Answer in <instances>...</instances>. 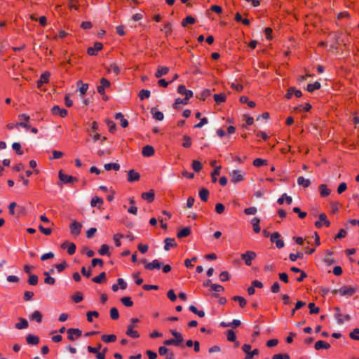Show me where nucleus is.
<instances>
[{
    "label": "nucleus",
    "mask_w": 359,
    "mask_h": 359,
    "mask_svg": "<svg viewBox=\"0 0 359 359\" xmlns=\"http://www.w3.org/2000/svg\"><path fill=\"white\" fill-rule=\"evenodd\" d=\"M141 262L144 264V268L150 271L160 269L163 266V263L158 259H154L151 262H147L145 259H142Z\"/></svg>",
    "instance_id": "obj_1"
},
{
    "label": "nucleus",
    "mask_w": 359,
    "mask_h": 359,
    "mask_svg": "<svg viewBox=\"0 0 359 359\" xmlns=\"http://www.w3.org/2000/svg\"><path fill=\"white\" fill-rule=\"evenodd\" d=\"M231 182L238 183L244 180V173L238 170H233L229 173Z\"/></svg>",
    "instance_id": "obj_2"
},
{
    "label": "nucleus",
    "mask_w": 359,
    "mask_h": 359,
    "mask_svg": "<svg viewBox=\"0 0 359 359\" xmlns=\"http://www.w3.org/2000/svg\"><path fill=\"white\" fill-rule=\"evenodd\" d=\"M257 255L254 251L248 250L245 253L241 254V257L244 260L247 266L252 265V261L255 259Z\"/></svg>",
    "instance_id": "obj_3"
},
{
    "label": "nucleus",
    "mask_w": 359,
    "mask_h": 359,
    "mask_svg": "<svg viewBox=\"0 0 359 359\" xmlns=\"http://www.w3.org/2000/svg\"><path fill=\"white\" fill-rule=\"evenodd\" d=\"M158 353L161 356H165V359H175L174 353L165 346L158 348Z\"/></svg>",
    "instance_id": "obj_4"
},
{
    "label": "nucleus",
    "mask_w": 359,
    "mask_h": 359,
    "mask_svg": "<svg viewBox=\"0 0 359 359\" xmlns=\"http://www.w3.org/2000/svg\"><path fill=\"white\" fill-rule=\"evenodd\" d=\"M270 240L276 244L278 248L280 249L284 247V241L280 238V234L278 232L272 233Z\"/></svg>",
    "instance_id": "obj_5"
},
{
    "label": "nucleus",
    "mask_w": 359,
    "mask_h": 359,
    "mask_svg": "<svg viewBox=\"0 0 359 359\" xmlns=\"http://www.w3.org/2000/svg\"><path fill=\"white\" fill-rule=\"evenodd\" d=\"M357 291V288L351 286H344L339 289V294L341 296L351 297Z\"/></svg>",
    "instance_id": "obj_6"
},
{
    "label": "nucleus",
    "mask_w": 359,
    "mask_h": 359,
    "mask_svg": "<svg viewBox=\"0 0 359 359\" xmlns=\"http://www.w3.org/2000/svg\"><path fill=\"white\" fill-rule=\"evenodd\" d=\"M68 334V339L71 341H74L76 338H79L82 332L78 328H69L67 331Z\"/></svg>",
    "instance_id": "obj_7"
},
{
    "label": "nucleus",
    "mask_w": 359,
    "mask_h": 359,
    "mask_svg": "<svg viewBox=\"0 0 359 359\" xmlns=\"http://www.w3.org/2000/svg\"><path fill=\"white\" fill-rule=\"evenodd\" d=\"M324 224L326 226H330V222L327 219V215L325 213H321L319 215V220L315 222V226L317 228H321Z\"/></svg>",
    "instance_id": "obj_8"
},
{
    "label": "nucleus",
    "mask_w": 359,
    "mask_h": 359,
    "mask_svg": "<svg viewBox=\"0 0 359 359\" xmlns=\"http://www.w3.org/2000/svg\"><path fill=\"white\" fill-rule=\"evenodd\" d=\"M81 224L77 222L76 221L72 222V223L69 226L71 234L76 236H79L81 233Z\"/></svg>",
    "instance_id": "obj_9"
},
{
    "label": "nucleus",
    "mask_w": 359,
    "mask_h": 359,
    "mask_svg": "<svg viewBox=\"0 0 359 359\" xmlns=\"http://www.w3.org/2000/svg\"><path fill=\"white\" fill-rule=\"evenodd\" d=\"M334 311H336L335 317L339 323L341 324L343 323L344 321L350 320V316L348 314L343 316V313H341L340 309L339 307H335Z\"/></svg>",
    "instance_id": "obj_10"
},
{
    "label": "nucleus",
    "mask_w": 359,
    "mask_h": 359,
    "mask_svg": "<svg viewBox=\"0 0 359 359\" xmlns=\"http://www.w3.org/2000/svg\"><path fill=\"white\" fill-rule=\"evenodd\" d=\"M110 86V82L105 78H102L100 85L97 87V90L100 95L104 94V89Z\"/></svg>",
    "instance_id": "obj_11"
},
{
    "label": "nucleus",
    "mask_w": 359,
    "mask_h": 359,
    "mask_svg": "<svg viewBox=\"0 0 359 359\" xmlns=\"http://www.w3.org/2000/svg\"><path fill=\"white\" fill-rule=\"evenodd\" d=\"M103 45L100 42H95L93 47H89L87 49V53L90 55H96L97 52L102 49Z\"/></svg>",
    "instance_id": "obj_12"
},
{
    "label": "nucleus",
    "mask_w": 359,
    "mask_h": 359,
    "mask_svg": "<svg viewBox=\"0 0 359 359\" xmlns=\"http://www.w3.org/2000/svg\"><path fill=\"white\" fill-rule=\"evenodd\" d=\"M177 93L185 96L186 100H189L193 96V93L190 90L186 89L185 86L180 85L177 88Z\"/></svg>",
    "instance_id": "obj_13"
},
{
    "label": "nucleus",
    "mask_w": 359,
    "mask_h": 359,
    "mask_svg": "<svg viewBox=\"0 0 359 359\" xmlns=\"http://www.w3.org/2000/svg\"><path fill=\"white\" fill-rule=\"evenodd\" d=\"M170 332L174 337V340L176 344V346H180L184 341V338L182 334L180 332H177L174 330H170Z\"/></svg>",
    "instance_id": "obj_14"
},
{
    "label": "nucleus",
    "mask_w": 359,
    "mask_h": 359,
    "mask_svg": "<svg viewBox=\"0 0 359 359\" xmlns=\"http://www.w3.org/2000/svg\"><path fill=\"white\" fill-rule=\"evenodd\" d=\"M58 177L64 183H72L74 181L78 180L76 177L63 173L62 170L59 172Z\"/></svg>",
    "instance_id": "obj_15"
},
{
    "label": "nucleus",
    "mask_w": 359,
    "mask_h": 359,
    "mask_svg": "<svg viewBox=\"0 0 359 359\" xmlns=\"http://www.w3.org/2000/svg\"><path fill=\"white\" fill-rule=\"evenodd\" d=\"M51 112L53 115H59L60 117H65L67 115V111L65 109H61L59 106L55 105L52 107Z\"/></svg>",
    "instance_id": "obj_16"
},
{
    "label": "nucleus",
    "mask_w": 359,
    "mask_h": 359,
    "mask_svg": "<svg viewBox=\"0 0 359 359\" xmlns=\"http://www.w3.org/2000/svg\"><path fill=\"white\" fill-rule=\"evenodd\" d=\"M128 181L130 182L140 180V175L134 170H130L128 172Z\"/></svg>",
    "instance_id": "obj_17"
},
{
    "label": "nucleus",
    "mask_w": 359,
    "mask_h": 359,
    "mask_svg": "<svg viewBox=\"0 0 359 359\" xmlns=\"http://www.w3.org/2000/svg\"><path fill=\"white\" fill-rule=\"evenodd\" d=\"M49 77H50V73L49 72H46L43 73L41 75L40 79L37 81V88H41L42 86V85L43 83H48Z\"/></svg>",
    "instance_id": "obj_18"
},
{
    "label": "nucleus",
    "mask_w": 359,
    "mask_h": 359,
    "mask_svg": "<svg viewBox=\"0 0 359 359\" xmlns=\"http://www.w3.org/2000/svg\"><path fill=\"white\" fill-rule=\"evenodd\" d=\"M155 151L152 146L146 145L142 148V154L144 156L149 157L154 155Z\"/></svg>",
    "instance_id": "obj_19"
},
{
    "label": "nucleus",
    "mask_w": 359,
    "mask_h": 359,
    "mask_svg": "<svg viewBox=\"0 0 359 359\" xmlns=\"http://www.w3.org/2000/svg\"><path fill=\"white\" fill-rule=\"evenodd\" d=\"M297 184L299 186L306 189L311 185V182L309 179H306L304 177L300 176L297 178Z\"/></svg>",
    "instance_id": "obj_20"
},
{
    "label": "nucleus",
    "mask_w": 359,
    "mask_h": 359,
    "mask_svg": "<svg viewBox=\"0 0 359 359\" xmlns=\"http://www.w3.org/2000/svg\"><path fill=\"white\" fill-rule=\"evenodd\" d=\"M169 72V68L167 67L158 66L155 73L156 78H161V76L167 74Z\"/></svg>",
    "instance_id": "obj_21"
},
{
    "label": "nucleus",
    "mask_w": 359,
    "mask_h": 359,
    "mask_svg": "<svg viewBox=\"0 0 359 359\" xmlns=\"http://www.w3.org/2000/svg\"><path fill=\"white\" fill-rule=\"evenodd\" d=\"M26 341L30 345H37L39 343V338L37 336L29 334L26 337Z\"/></svg>",
    "instance_id": "obj_22"
},
{
    "label": "nucleus",
    "mask_w": 359,
    "mask_h": 359,
    "mask_svg": "<svg viewBox=\"0 0 359 359\" xmlns=\"http://www.w3.org/2000/svg\"><path fill=\"white\" fill-rule=\"evenodd\" d=\"M325 257L323 259L324 262L328 265V266H330L333 264L335 263V260L334 259V258L332 257V252L330 251V250H326L325 251Z\"/></svg>",
    "instance_id": "obj_23"
},
{
    "label": "nucleus",
    "mask_w": 359,
    "mask_h": 359,
    "mask_svg": "<svg viewBox=\"0 0 359 359\" xmlns=\"http://www.w3.org/2000/svg\"><path fill=\"white\" fill-rule=\"evenodd\" d=\"M155 194L154 190H150L148 192H144L142 194V198L144 200L147 201L149 203L152 202L154 200Z\"/></svg>",
    "instance_id": "obj_24"
},
{
    "label": "nucleus",
    "mask_w": 359,
    "mask_h": 359,
    "mask_svg": "<svg viewBox=\"0 0 359 359\" xmlns=\"http://www.w3.org/2000/svg\"><path fill=\"white\" fill-rule=\"evenodd\" d=\"M164 243V249L167 251L169 250L171 247L173 248L177 246V243L174 238H167L165 239Z\"/></svg>",
    "instance_id": "obj_25"
},
{
    "label": "nucleus",
    "mask_w": 359,
    "mask_h": 359,
    "mask_svg": "<svg viewBox=\"0 0 359 359\" xmlns=\"http://www.w3.org/2000/svg\"><path fill=\"white\" fill-rule=\"evenodd\" d=\"M29 326L28 322L26 319L20 318H19V323H16L15 327L18 330H22L26 329Z\"/></svg>",
    "instance_id": "obj_26"
},
{
    "label": "nucleus",
    "mask_w": 359,
    "mask_h": 359,
    "mask_svg": "<svg viewBox=\"0 0 359 359\" xmlns=\"http://www.w3.org/2000/svg\"><path fill=\"white\" fill-rule=\"evenodd\" d=\"M191 233V228L190 227H184L181 231L177 232V236L178 238H182L187 237Z\"/></svg>",
    "instance_id": "obj_27"
},
{
    "label": "nucleus",
    "mask_w": 359,
    "mask_h": 359,
    "mask_svg": "<svg viewBox=\"0 0 359 359\" xmlns=\"http://www.w3.org/2000/svg\"><path fill=\"white\" fill-rule=\"evenodd\" d=\"M319 191L320 194L322 197H326L329 196L331 193L330 189L327 188V185L323 184L319 186Z\"/></svg>",
    "instance_id": "obj_28"
},
{
    "label": "nucleus",
    "mask_w": 359,
    "mask_h": 359,
    "mask_svg": "<svg viewBox=\"0 0 359 359\" xmlns=\"http://www.w3.org/2000/svg\"><path fill=\"white\" fill-rule=\"evenodd\" d=\"M76 85L79 87V90L81 95H85L88 90V84L83 83L82 81H78Z\"/></svg>",
    "instance_id": "obj_29"
},
{
    "label": "nucleus",
    "mask_w": 359,
    "mask_h": 359,
    "mask_svg": "<svg viewBox=\"0 0 359 359\" xmlns=\"http://www.w3.org/2000/svg\"><path fill=\"white\" fill-rule=\"evenodd\" d=\"M151 113L152 114L153 118H155L156 120H163V114L161 111H158L156 108H152L151 110Z\"/></svg>",
    "instance_id": "obj_30"
},
{
    "label": "nucleus",
    "mask_w": 359,
    "mask_h": 359,
    "mask_svg": "<svg viewBox=\"0 0 359 359\" xmlns=\"http://www.w3.org/2000/svg\"><path fill=\"white\" fill-rule=\"evenodd\" d=\"M330 344H328L324 341H322V340L318 341L315 344V349L316 350H320L321 348L328 349V348H330Z\"/></svg>",
    "instance_id": "obj_31"
},
{
    "label": "nucleus",
    "mask_w": 359,
    "mask_h": 359,
    "mask_svg": "<svg viewBox=\"0 0 359 359\" xmlns=\"http://www.w3.org/2000/svg\"><path fill=\"white\" fill-rule=\"evenodd\" d=\"M106 279L107 278H106V273H105V272H102V273H100L99 276L93 278L92 280L94 283H95L100 284L102 283L105 282Z\"/></svg>",
    "instance_id": "obj_32"
},
{
    "label": "nucleus",
    "mask_w": 359,
    "mask_h": 359,
    "mask_svg": "<svg viewBox=\"0 0 359 359\" xmlns=\"http://www.w3.org/2000/svg\"><path fill=\"white\" fill-rule=\"evenodd\" d=\"M115 118L117 120L119 119L121 121V126L123 128H126L128 126V122L126 118H124V116L122 114V113H121V112L116 113L115 114Z\"/></svg>",
    "instance_id": "obj_33"
},
{
    "label": "nucleus",
    "mask_w": 359,
    "mask_h": 359,
    "mask_svg": "<svg viewBox=\"0 0 359 359\" xmlns=\"http://www.w3.org/2000/svg\"><path fill=\"white\" fill-rule=\"evenodd\" d=\"M213 97L215 102L218 104L224 102L226 98L225 93L215 94Z\"/></svg>",
    "instance_id": "obj_34"
},
{
    "label": "nucleus",
    "mask_w": 359,
    "mask_h": 359,
    "mask_svg": "<svg viewBox=\"0 0 359 359\" xmlns=\"http://www.w3.org/2000/svg\"><path fill=\"white\" fill-rule=\"evenodd\" d=\"M260 219L257 217H254L251 220V224L253 226V230L255 233H259L261 230L259 226Z\"/></svg>",
    "instance_id": "obj_35"
},
{
    "label": "nucleus",
    "mask_w": 359,
    "mask_h": 359,
    "mask_svg": "<svg viewBox=\"0 0 359 359\" xmlns=\"http://www.w3.org/2000/svg\"><path fill=\"white\" fill-rule=\"evenodd\" d=\"M30 318L40 323L42 321V314L39 311H34L30 316Z\"/></svg>",
    "instance_id": "obj_36"
},
{
    "label": "nucleus",
    "mask_w": 359,
    "mask_h": 359,
    "mask_svg": "<svg viewBox=\"0 0 359 359\" xmlns=\"http://www.w3.org/2000/svg\"><path fill=\"white\" fill-rule=\"evenodd\" d=\"M104 168L106 170H114L116 171L120 169V165L116 163H109L104 165Z\"/></svg>",
    "instance_id": "obj_37"
},
{
    "label": "nucleus",
    "mask_w": 359,
    "mask_h": 359,
    "mask_svg": "<svg viewBox=\"0 0 359 359\" xmlns=\"http://www.w3.org/2000/svg\"><path fill=\"white\" fill-rule=\"evenodd\" d=\"M104 201L102 198H100L98 196H95L92 198L90 201V205L92 207H96L98 205L99 207L103 204Z\"/></svg>",
    "instance_id": "obj_38"
},
{
    "label": "nucleus",
    "mask_w": 359,
    "mask_h": 359,
    "mask_svg": "<svg viewBox=\"0 0 359 359\" xmlns=\"http://www.w3.org/2000/svg\"><path fill=\"white\" fill-rule=\"evenodd\" d=\"M102 340L105 343L114 342L116 340V336L114 334H104L102 336Z\"/></svg>",
    "instance_id": "obj_39"
},
{
    "label": "nucleus",
    "mask_w": 359,
    "mask_h": 359,
    "mask_svg": "<svg viewBox=\"0 0 359 359\" xmlns=\"http://www.w3.org/2000/svg\"><path fill=\"white\" fill-rule=\"evenodd\" d=\"M321 85L318 81H316L313 83H309L307 86V90L310 93L313 92L315 90H318L320 88Z\"/></svg>",
    "instance_id": "obj_40"
},
{
    "label": "nucleus",
    "mask_w": 359,
    "mask_h": 359,
    "mask_svg": "<svg viewBox=\"0 0 359 359\" xmlns=\"http://www.w3.org/2000/svg\"><path fill=\"white\" fill-rule=\"evenodd\" d=\"M107 72L109 73L113 72L116 75H118L120 72V69L118 67V65L115 63H112L109 65V67L107 68Z\"/></svg>",
    "instance_id": "obj_41"
},
{
    "label": "nucleus",
    "mask_w": 359,
    "mask_h": 359,
    "mask_svg": "<svg viewBox=\"0 0 359 359\" xmlns=\"http://www.w3.org/2000/svg\"><path fill=\"white\" fill-rule=\"evenodd\" d=\"M208 196H209V191L207 189L203 188L201 190H200L199 196L203 201H204V202L207 201L208 198Z\"/></svg>",
    "instance_id": "obj_42"
},
{
    "label": "nucleus",
    "mask_w": 359,
    "mask_h": 359,
    "mask_svg": "<svg viewBox=\"0 0 359 359\" xmlns=\"http://www.w3.org/2000/svg\"><path fill=\"white\" fill-rule=\"evenodd\" d=\"M189 309L192 312L194 313V314H196L198 315L199 317L201 318H203L205 316V312L203 311H199L197 309V308L194 306V305H191L189 307Z\"/></svg>",
    "instance_id": "obj_43"
},
{
    "label": "nucleus",
    "mask_w": 359,
    "mask_h": 359,
    "mask_svg": "<svg viewBox=\"0 0 359 359\" xmlns=\"http://www.w3.org/2000/svg\"><path fill=\"white\" fill-rule=\"evenodd\" d=\"M196 22V20L192 16H187L186 17L182 22V26L185 27L187 26L188 24H194Z\"/></svg>",
    "instance_id": "obj_44"
},
{
    "label": "nucleus",
    "mask_w": 359,
    "mask_h": 359,
    "mask_svg": "<svg viewBox=\"0 0 359 359\" xmlns=\"http://www.w3.org/2000/svg\"><path fill=\"white\" fill-rule=\"evenodd\" d=\"M126 334L134 339L138 338L140 337L138 332L130 327H127Z\"/></svg>",
    "instance_id": "obj_45"
},
{
    "label": "nucleus",
    "mask_w": 359,
    "mask_h": 359,
    "mask_svg": "<svg viewBox=\"0 0 359 359\" xmlns=\"http://www.w3.org/2000/svg\"><path fill=\"white\" fill-rule=\"evenodd\" d=\"M182 147L184 148H189L191 146V139L189 136L185 135L183 136Z\"/></svg>",
    "instance_id": "obj_46"
},
{
    "label": "nucleus",
    "mask_w": 359,
    "mask_h": 359,
    "mask_svg": "<svg viewBox=\"0 0 359 359\" xmlns=\"http://www.w3.org/2000/svg\"><path fill=\"white\" fill-rule=\"evenodd\" d=\"M99 253L100 255H110V252L109 251V246L106 244H103L101 245L100 249L99 250Z\"/></svg>",
    "instance_id": "obj_47"
},
{
    "label": "nucleus",
    "mask_w": 359,
    "mask_h": 359,
    "mask_svg": "<svg viewBox=\"0 0 359 359\" xmlns=\"http://www.w3.org/2000/svg\"><path fill=\"white\" fill-rule=\"evenodd\" d=\"M121 302L126 306L130 307L133 305V302L129 297H124L121 299Z\"/></svg>",
    "instance_id": "obj_48"
},
{
    "label": "nucleus",
    "mask_w": 359,
    "mask_h": 359,
    "mask_svg": "<svg viewBox=\"0 0 359 359\" xmlns=\"http://www.w3.org/2000/svg\"><path fill=\"white\" fill-rule=\"evenodd\" d=\"M161 31L164 32V33L165 34V35L167 36H170L171 34V33H172V26H171V24L170 22L165 23L164 28L161 29Z\"/></svg>",
    "instance_id": "obj_49"
},
{
    "label": "nucleus",
    "mask_w": 359,
    "mask_h": 359,
    "mask_svg": "<svg viewBox=\"0 0 359 359\" xmlns=\"http://www.w3.org/2000/svg\"><path fill=\"white\" fill-rule=\"evenodd\" d=\"M222 167L219 165V166H217L214 171L212 172L211 174V177H212V182H217V177L216 176L219 175L220 174V170H221Z\"/></svg>",
    "instance_id": "obj_50"
},
{
    "label": "nucleus",
    "mask_w": 359,
    "mask_h": 359,
    "mask_svg": "<svg viewBox=\"0 0 359 359\" xmlns=\"http://www.w3.org/2000/svg\"><path fill=\"white\" fill-rule=\"evenodd\" d=\"M191 166L196 172H199L203 168L201 163L196 160L192 161Z\"/></svg>",
    "instance_id": "obj_51"
},
{
    "label": "nucleus",
    "mask_w": 359,
    "mask_h": 359,
    "mask_svg": "<svg viewBox=\"0 0 359 359\" xmlns=\"http://www.w3.org/2000/svg\"><path fill=\"white\" fill-rule=\"evenodd\" d=\"M226 338L229 341H235L236 339L235 332L232 330H229L226 332Z\"/></svg>",
    "instance_id": "obj_52"
},
{
    "label": "nucleus",
    "mask_w": 359,
    "mask_h": 359,
    "mask_svg": "<svg viewBox=\"0 0 359 359\" xmlns=\"http://www.w3.org/2000/svg\"><path fill=\"white\" fill-rule=\"evenodd\" d=\"M150 96V91L149 90L142 89L139 93V97L141 100L149 98Z\"/></svg>",
    "instance_id": "obj_53"
},
{
    "label": "nucleus",
    "mask_w": 359,
    "mask_h": 359,
    "mask_svg": "<svg viewBox=\"0 0 359 359\" xmlns=\"http://www.w3.org/2000/svg\"><path fill=\"white\" fill-rule=\"evenodd\" d=\"M309 313L311 314H316L319 312L320 309L318 307L316 306L315 304L311 302L309 304Z\"/></svg>",
    "instance_id": "obj_54"
},
{
    "label": "nucleus",
    "mask_w": 359,
    "mask_h": 359,
    "mask_svg": "<svg viewBox=\"0 0 359 359\" xmlns=\"http://www.w3.org/2000/svg\"><path fill=\"white\" fill-rule=\"evenodd\" d=\"M38 280L39 278L36 275L32 274L29 276L27 282L31 285H36L38 283Z\"/></svg>",
    "instance_id": "obj_55"
},
{
    "label": "nucleus",
    "mask_w": 359,
    "mask_h": 359,
    "mask_svg": "<svg viewBox=\"0 0 359 359\" xmlns=\"http://www.w3.org/2000/svg\"><path fill=\"white\" fill-rule=\"evenodd\" d=\"M233 299L239 303L241 307L243 308L246 305L245 299L241 296H234Z\"/></svg>",
    "instance_id": "obj_56"
},
{
    "label": "nucleus",
    "mask_w": 359,
    "mask_h": 359,
    "mask_svg": "<svg viewBox=\"0 0 359 359\" xmlns=\"http://www.w3.org/2000/svg\"><path fill=\"white\" fill-rule=\"evenodd\" d=\"M110 317L113 320H117L119 318V313L116 308L113 307L110 309Z\"/></svg>",
    "instance_id": "obj_57"
},
{
    "label": "nucleus",
    "mask_w": 359,
    "mask_h": 359,
    "mask_svg": "<svg viewBox=\"0 0 359 359\" xmlns=\"http://www.w3.org/2000/svg\"><path fill=\"white\" fill-rule=\"evenodd\" d=\"M266 164L267 161L262 158H256L253 161V165L255 167H260Z\"/></svg>",
    "instance_id": "obj_58"
},
{
    "label": "nucleus",
    "mask_w": 359,
    "mask_h": 359,
    "mask_svg": "<svg viewBox=\"0 0 359 359\" xmlns=\"http://www.w3.org/2000/svg\"><path fill=\"white\" fill-rule=\"evenodd\" d=\"M230 278V275L228 271H224L219 274V280L222 282L227 281Z\"/></svg>",
    "instance_id": "obj_59"
},
{
    "label": "nucleus",
    "mask_w": 359,
    "mask_h": 359,
    "mask_svg": "<svg viewBox=\"0 0 359 359\" xmlns=\"http://www.w3.org/2000/svg\"><path fill=\"white\" fill-rule=\"evenodd\" d=\"M349 337L354 340H359V328H355L353 332L349 334Z\"/></svg>",
    "instance_id": "obj_60"
},
{
    "label": "nucleus",
    "mask_w": 359,
    "mask_h": 359,
    "mask_svg": "<svg viewBox=\"0 0 359 359\" xmlns=\"http://www.w3.org/2000/svg\"><path fill=\"white\" fill-rule=\"evenodd\" d=\"M72 298L74 302L79 303L83 300V295L80 292H77Z\"/></svg>",
    "instance_id": "obj_61"
},
{
    "label": "nucleus",
    "mask_w": 359,
    "mask_h": 359,
    "mask_svg": "<svg viewBox=\"0 0 359 359\" xmlns=\"http://www.w3.org/2000/svg\"><path fill=\"white\" fill-rule=\"evenodd\" d=\"M12 148L16 151L18 155H22V151L21 150V145L19 142H14L12 144Z\"/></svg>",
    "instance_id": "obj_62"
},
{
    "label": "nucleus",
    "mask_w": 359,
    "mask_h": 359,
    "mask_svg": "<svg viewBox=\"0 0 359 359\" xmlns=\"http://www.w3.org/2000/svg\"><path fill=\"white\" fill-rule=\"evenodd\" d=\"M225 210V207L222 203H218L215 205V211L217 214H222Z\"/></svg>",
    "instance_id": "obj_63"
},
{
    "label": "nucleus",
    "mask_w": 359,
    "mask_h": 359,
    "mask_svg": "<svg viewBox=\"0 0 359 359\" xmlns=\"http://www.w3.org/2000/svg\"><path fill=\"white\" fill-rule=\"evenodd\" d=\"M271 359H290V357L287 353H285V354L278 353V354L273 355V357L271 358Z\"/></svg>",
    "instance_id": "obj_64"
}]
</instances>
